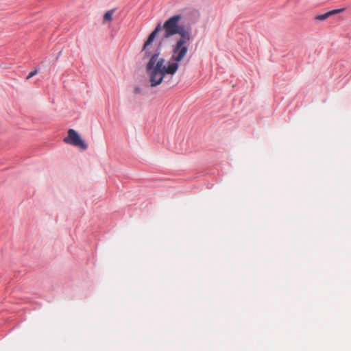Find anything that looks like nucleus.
<instances>
[{"mask_svg":"<svg viewBox=\"0 0 351 351\" xmlns=\"http://www.w3.org/2000/svg\"><path fill=\"white\" fill-rule=\"evenodd\" d=\"M134 91H135L136 93H140V89L138 88H136Z\"/></svg>","mask_w":351,"mask_h":351,"instance_id":"obj_6","label":"nucleus"},{"mask_svg":"<svg viewBox=\"0 0 351 351\" xmlns=\"http://www.w3.org/2000/svg\"><path fill=\"white\" fill-rule=\"evenodd\" d=\"M64 142L77 147L83 150L87 149V145L81 138L80 134L73 129H69L68 130V136L64 138Z\"/></svg>","mask_w":351,"mask_h":351,"instance_id":"obj_2","label":"nucleus"},{"mask_svg":"<svg viewBox=\"0 0 351 351\" xmlns=\"http://www.w3.org/2000/svg\"><path fill=\"white\" fill-rule=\"evenodd\" d=\"M114 10H110L107 11L104 15V20L106 21H111L112 19V15L114 14Z\"/></svg>","mask_w":351,"mask_h":351,"instance_id":"obj_4","label":"nucleus"},{"mask_svg":"<svg viewBox=\"0 0 351 351\" xmlns=\"http://www.w3.org/2000/svg\"><path fill=\"white\" fill-rule=\"evenodd\" d=\"M38 72V69H35L34 71H31L28 75L27 76L26 79L27 80H29L30 79L31 77H32L33 76L36 75Z\"/></svg>","mask_w":351,"mask_h":351,"instance_id":"obj_5","label":"nucleus"},{"mask_svg":"<svg viewBox=\"0 0 351 351\" xmlns=\"http://www.w3.org/2000/svg\"><path fill=\"white\" fill-rule=\"evenodd\" d=\"M342 11H343V10H341V9L333 10L329 11L326 13L317 15L315 19L317 21H324V20L327 19L328 17H330V16L334 15L337 13H339Z\"/></svg>","mask_w":351,"mask_h":351,"instance_id":"obj_3","label":"nucleus"},{"mask_svg":"<svg viewBox=\"0 0 351 351\" xmlns=\"http://www.w3.org/2000/svg\"><path fill=\"white\" fill-rule=\"evenodd\" d=\"M184 16L178 14L167 19L162 25L158 24L144 44L143 51L145 53H147L149 46L160 30L163 31L162 36L165 39L178 35L171 47L172 62H169L166 66L165 59L159 57V53H155L152 56L147 63V70L149 73V82L152 87L160 84L165 75H173L179 68L178 63L184 60L189 51L192 39L191 27L189 25H184L182 24Z\"/></svg>","mask_w":351,"mask_h":351,"instance_id":"obj_1","label":"nucleus"}]
</instances>
